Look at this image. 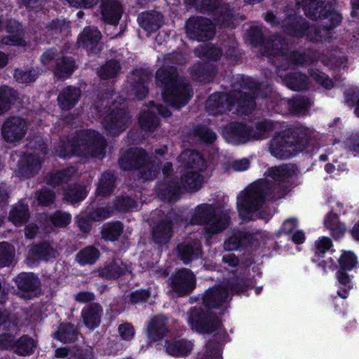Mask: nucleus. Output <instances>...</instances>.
I'll return each instance as SVG.
<instances>
[{
	"label": "nucleus",
	"mask_w": 359,
	"mask_h": 359,
	"mask_svg": "<svg viewBox=\"0 0 359 359\" xmlns=\"http://www.w3.org/2000/svg\"><path fill=\"white\" fill-rule=\"evenodd\" d=\"M311 130L299 123L286 124L271 140V156L285 160L297 156L309 146Z\"/></svg>",
	"instance_id": "f257e3e1"
},
{
	"label": "nucleus",
	"mask_w": 359,
	"mask_h": 359,
	"mask_svg": "<svg viewBox=\"0 0 359 359\" xmlns=\"http://www.w3.org/2000/svg\"><path fill=\"white\" fill-rule=\"evenodd\" d=\"M106 146V140L99 132L85 130L77 132L71 139L60 137L55 151L64 159L83 156L97 158L104 155Z\"/></svg>",
	"instance_id": "f03ea898"
},
{
	"label": "nucleus",
	"mask_w": 359,
	"mask_h": 359,
	"mask_svg": "<svg viewBox=\"0 0 359 359\" xmlns=\"http://www.w3.org/2000/svg\"><path fill=\"white\" fill-rule=\"evenodd\" d=\"M269 196V179L260 178L241 191L236 198V208L242 221L249 222L263 217V208Z\"/></svg>",
	"instance_id": "7ed1b4c3"
},
{
	"label": "nucleus",
	"mask_w": 359,
	"mask_h": 359,
	"mask_svg": "<svg viewBox=\"0 0 359 359\" xmlns=\"http://www.w3.org/2000/svg\"><path fill=\"white\" fill-rule=\"evenodd\" d=\"M156 84L161 88L163 101L175 109L184 107L190 100L189 86L179 79L175 66L163 65L155 74Z\"/></svg>",
	"instance_id": "20e7f679"
},
{
	"label": "nucleus",
	"mask_w": 359,
	"mask_h": 359,
	"mask_svg": "<svg viewBox=\"0 0 359 359\" xmlns=\"http://www.w3.org/2000/svg\"><path fill=\"white\" fill-rule=\"evenodd\" d=\"M178 158L185 168L180 178L183 189L189 192L198 191L204 180L201 173L207 168L205 158L196 150L187 149L180 154Z\"/></svg>",
	"instance_id": "39448f33"
},
{
	"label": "nucleus",
	"mask_w": 359,
	"mask_h": 359,
	"mask_svg": "<svg viewBox=\"0 0 359 359\" xmlns=\"http://www.w3.org/2000/svg\"><path fill=\"white\" fill-rule=\"evenodd\" d=\"M118 164L123 171H136L138 178L144 181L153 180L156 177L151 157L142 147L128 148L121 154Z\"/></svg>",
	"instance_id": "423d86ee"
},
{
	"label": "nucleus",
	"mask_w": 359,
	"mask_h": 359,
	"mask_svg": "<svg viewBox=\"0 0 359 359\" xmlns=\"http://www.w3.org/2000/svg\"><path fill=\"white\" fill-rule=\"evenodd\" d=\"M297 5L302 6L305 15L312 20H319L322 29L329 32L338 27L342 20L341 14L327 2L326 0H295Z\"/></svg>",
	"instance_id": "0eeeda50"
},
{
	"label": "nucleus",
	"mask_w": 359,
	"mask_h": 359,
	"mask_svg": "<svg viewBox=\"0 0 359 359\" xmlns=\"http://www.w3.org/2000/svg\"><path fill=\"white\" fill-rule=\"evenodd\" d=\"M281 29L285 35L293 38L306 37L311 41H320L322 39L318 27L311 25L305 18L296 13L287 15L282 20Z\"/></svg>",
	"instance_id": "6e6552de"
},
{
	"label": "nucleus",
	"mask_w": 359,
	"mask_h": 359,
	"mask_svg": "<svg viewBox=\"0 0 359 359\" xmlns=\"http://www.w3.org/2000/svg\"><path fill=\"white\" fill-rule=\"evenodd\" d=\"M185 32L189 39L206 42L212 40L215 36L216 27L208 18L191 16L186 21Z\"/></svg>",
	"instance_id": "1a4fd4ad"
},
{
	"label": "nucleus",
	"mask_w": 359,
	"mask_h": 359,
	"mask_svg": "<svg viewBox=\"0 0 359 359\" xmlns=\"http://www.w3.org/2000/svg\"><path fill=\"white\" fill-rule=\"evenodd\" d=\"M188 315L189 323L192 329L199 332L210 334L217 330L221 325L216 315L201 307L191 309Z\"/></svg>",
	"instance_id": "9d476101"
},
{
	"label": "nucleus",
	"mask_w": 359,
	"mask_h": 359,
	"mask_svg": "<svg viewBox=\"0 0 359 359\" xmlns=\"http://www.w3.org/2000/svg\"><path fill=\"white\" fill-rule=\"evenodd\" d=\"M102 36L96 27L88 26L83 28L77 38L79 48L84 49L90 57H100L103 50L100 43Z\"/></svg>",
	"instance_id": "9b49d317"
},
{
	"label": "nucleus",
	"mask_w": 359,
	"mask_h": 359,
	"mask_svg": "<svg viewBox=\"0 0 359 359\" xmlns=\"http://www.w3.org/2000/svg\"><path fill=\"white\" fill-rule=\"evenodd\" d=\"M223 135L228 142L235 145L245 144L257 137L253 127L239 121L229 123L223 129Z\"/></svg>",
	"instance_id": "f8f14e48"
},
{
	"label": "nucleus",
	"mask_w": 359,
	"mask_h": 359,
	"mask_svg": "<svg viewBox=\"0 0 359 359\" xmlns=\"http://www.w3.org/2000/svg\"><path fill=\"white\" fill-rule=\"evenodd\" d=\"M130 119V116L126 109L116 108L104 118V128L108 134L117 136L126 129Z\"/></svg>",
	"instance_id": "ddd939ff"
},
{
	"label": "nucleus",
	"mask_w": 359,
	"mask_h": 359,
	"mask_svg": "<svg viewBox=\"0 0 359 359\" xmlns=\"http://www.w3.org/2000/svg\"><path fill=\"white\" fill-rule=\"evenodd\" d=\"M27 133V123L20 116H11L5 119L1 127L2 138L8 143L20 141Z\"/></svg>",
	"instance_id": "4468645a"
},
{
	"label": "nucleus",
	"mask_w": 359,
	"mask_h": 359,
	"mask_svg": "<svg viewBox=\"0 0 359 359\" xmlns=\"http://www.w3.org/2000/svg\"><path fill=\"white\" fill-rule=\"evenodd\" d=\"M170 279L172 289L179 295L188 294L196 287V276L187 268L177 271Z\"/></svg>",
	"instance_id": "2eb2a0df"
},
{
	"label": "nucleus",
	"mask_w": 359,
	"mask_h": 359,
	"mask_svg": "<svg viewBox=\"0 0 359 359\" xmlns=\"http://www.w3.org/2000/svg\"><path fill=\"white\" fill-rule=\"evenodd\" d=\"M42 159L37 154L25 153L18 163V172L20 177L30 179L36 176L41 169Z\"/></svg>",
	"instance_id": "dca6fc26"
},
{
	"label": "nucleus",
	"mask_w": 359,
	"mask_h": 359,
	"mask_svg": "<svg viewBox=\"0 0 359 359\" xmlns=\"http://www.w3.org/2000/svg\"><path fill=\"white\" fill-rule=\"evenodd\" d=\"M176 252L178 258L184 264H189L192 260L201 257V243L197 238L186 240L177 245Z\"/></svg>",
	"instance_id": "f3484780"
},
{
	"label": "nucleus",
	"mask_w": 359,
	"mask_h": 359,
	"mask_svg": "<svg viewBox=\"0 0 359 359\" xmlns=\"http://www.w3.org/2000/svg\"><path fill=\"white\" fill-rule=\"evenodd\" d=\"M231 293L224 287L215 286L209 288L203 297V304L208 308H220L228 303Z\"/></svg>",
	"instance_id": "a211bd4d"
},
{
	"label": "nucleus",
	"mask_w": 359,
	"mask_h": 359,
	"mask_svg": "<svg viewBox=\"0 0 359 359\" xmlns=\"http://www.w3.org/2000/svg\"><path fill=\"white\" fill-rule=\"evenodd\" d=\"M189 73L194 81L207 83L213 81L217 69L212 62H197L190 67Z\"/></svg>",
	"instance_id": "6ab92c4d"
},
{
	"label": "nucleus",
	"mask_w": 359,
	"mask_h": 359,
	"mask_svg": "<svg viewBox=\"0 0 359 359\" xmlns=\"http://www.w3.org/2000/svg\"><path fill=\"white\" fill-rule=\"evenodd\" d=\"M5 30L9 34L3 38V43L14 46H25V31L22 25L15 19H9L5 25Z\"/></svg>",
	"instance_id": "aec40b11"
},
{
	"label": "nucleus",
	"mask_w": 359,
	"mask_h": 359,
	"mask_svg": "<svg viewBox=\"0 0 359 359\" xmlns=\"http://www.w3.org/2000/svg\"><path fill=\"white\" fill-rule=\"evenodd\" d=\"M100 13L105 23L117 25L122 16L123 7L118 0H102Z\"/></svg>",
	"instance_id": "412c9836"
},
{
	"label": "nucleus",
	"mask_w": 359,
	"mask_h": 359,
	"mask_svg": "<svg viewBox=\"0 0 359 359\" xmlns=\"http://www.w3.org/2000/svg\"><path fill=\"white\" fill-rule=\"evenodd\" d=\"M81 95L78 87L68 86L59 93L57 101L59 108L62 111H70L79 102Z\"/></svg>",
	"instance_id": "4be33fe9"
},
{
	"label": "nucleus",
	"mask_w": 359,
	"mask_h": 359,
	"mask_svg": "<svg viewBox=\"0 0 359 359\" xmlns=\"http://www.w3.org/2000/svg\"><path fill=\"white\" fill-rule=\"evenodd\" d=\"M245 41L252 47H264V50L262 55L264 57H269V39L264 36L261 26H250L246 30Z\"/></svg>",
	"instance_id": "5701e85b"
},
{
	"label": "nucleus",
	"mask_w": 359,
	"mask_h": 359,
	"mask_svg": "<svg viewBox=\"0 0 359 359\" xmlns=\"http://www.w3.org/2000/svg\"><path fill=\"white\" fill-rule=\"evenodd\" d=\"M128 271L126 264L118 258H116L106 262L102 267H99L95 273H98V276L106 279H116L123 276Z\"/></svg>",
	"instance_id": "b1692460"
},
{
	"label": "nucleus",
	"mask_w": 359,
	"mask_h": 359,
	"mask_svg": "<svg viewBox=\"0 0 359 359\" xmlns=\"http://www.w3.org/2000/svg\"><path fill=\"white\" fill-rule=\"evenodd\" d=\"M213 205L202 203L197 205L190 221L185 224H211L216 216Z\"/></svg>",
	"instance_id": "393cba45"
},
{
	"label": "nucleus",
	"mask_w": 359,
	"mask_h": 359,
	"mask_svg": "<svg viewBox=\"0 0 359 359\" xmlns=\"http://www.w3.org/2000/svg\"><path fill=\"white\" fill-rule=\"evenodd\" d=\"M140 26L148 33L158 30L163 24V15L158 11H151L140 13L137 17Z\"/></svg>",
	"instance_id": "a878e982"
},
{
	"label": "nucleus",
	"mask_w": 359,
	"mask_h": 359,
	"mask_svg": "<svg viewBox=\"0 0 359 359\" xmlns=\"http://www.w3.org/2000/svg\"><path fill=\"white\" fill-rule=\"evenodd\" d=\"M117 179L113 171L105 170L102 172L97 184L96 195L100 197L111 196L116 188Z\"/></svg>",
	"instance_id": "bb28decb"
},
{
	"label": "nucleus",
	"mask_w": 359,
	"mask_h": 359,
	"mask_svg": "<svg viewBox=\"0 0 359 359\" xmlns=\"http://www.w3.org/2000/svg\"><path fill=\"white\" fill-rule=\"evenodd\" d=\"M57 255V250L48 241L41 242L29 250L27 259L31 262L48 261Z\"/></svg>",
	"instance_id": "cd10ccee"
},
{
	"label": "nucleus",
	"mask_w": 359,
	"mask_h": 359,
	"mask_svg": "<svg viewBox=\"0 0 359 359\" xmlns=\"http://www.w3.org/2000/svg\"><path fill=\"white\" fill-rule=\"evenodd\" d=\"M103 309L99 303H90L81 312L83 321L89 329L97 327L101 322Z\"/></svg>",
	"instance_id": "c85d7f7f"
},
{
	"label": "nucleus",
	"mask_w": 359,
	"mask_h": 359,
	"mask_svg": "<svg viewBox=\"0 0 359 359\" xmlns=\"http://www.w3.org/2000/svg\"><path fill=\"white\" fill-rule=\"evenodd\" d=\"M75 59L72 56L62 55L55 60L54 74L58 78H69L77 69Z\"/></svg>",
	"instance_id": "c756f323"
},
{
	"label": "nucleus",
	"mask_w": 359,
	"mask_h": 359,
	"mask_svg": "<svg viewBox=\"0 0 359 359\" xmlns=\"http://www.w3.org/2000/svg\"><path fill=\"white\" fill-rule=\"evenodd\" d=\"M167 323V318L162 315L154 317L147 326L148 337L154 341L161 340L168 332Z\"/></svg>",
	"instance_id": "7c9ffc66"
},
{
	"label": "nucleus",
	"mask_w": 359,
	"mask_h": 359,
	"mask_svg": "<svg viewBox=\"0 0 359 359\" xmlns=\"http://www.w3.org/2000/svg\"><path fill=\"white\" fill-rule=\"evenodd\" d=\"M76 172V169L73 166L51 172L46 176V182L52 187H57L63 184H67Z\"/></svg>",
	"instance_id": "2f4dec72"
},
{
	"label": "nucleus",
	"mask_w": 359,
	"mask_h": 359,
	"mask_svg": "<svg viewBox=\"0 0 359 359\" xmlns=\"http://www.w3.org/2000/svg\"><path fill=\"white\" fill-rule=\"evenodd\" d=\"M283 81L288 88L294 91L306 90L309 87V77L306 74L298 71L287 73Z\"/></svg>",
	"instance_id": "473e14b6"
},
{
	"label": "nucleus",
	"mask_w": 359,
	"mask_h": 359,
	"mask_svg": "<svg viewBox=\"0 0 359 359\" xmlns=\"http://www.w3.org/2000/svg\"><path fill=\"white\" fill-rule=\"evenodd\" d=\"M253 236L251 233L236 231L233 233L224 243L226 251H233L239 248L246 247L252 244Z\"/></svg>",
	"instance_id": "72a5a7b5"
},
{
	"label": "nucleus",
	"mask_w": 359,
	"mask_h": 359,
	"mask_svg": "<svg viewBox=\"0 0 359 359\" xmlns=\"http://www.w3.org/2000/svg\"><path fill=\"white\" fill-rule=\"evenodd\" d=\"M154 219V224H180L184 222L183 215L178 211L173 209L165 212L163 210H159L156 211L151 215Z\"/></svg>",
	"instance_id": "f704fd0d"
},
{
	"label": "nucleus",
	"mask_w": 359,
	"mask_h": 359,
	"mask_svg": "<svg viewBox=\"0 0 359 359\" xmlns=\"http://www.w3.org/2000/svg\"><path fill=\"white\" fill-rule=\"evenodd\" d=\"M281 104H286L287 111L292 115L304 114L311 106L310 100L305 96L292 97L287 100H280Z\"/></svg>",
	"instance_id": "c9c22d12"
},
{
	"label": "nucleus",
	"mask_w": 359,
	"mask_h": 359,
	"mask_svg": "<svg viewBox=\"0 0 359 359\" xmlns=\"http://www.w3.org/2000/svg\"><path fill=\"white\" fill-rule=\"evenodd\" d=\"M13 280L18 288L25 292H34L40 285L39 278L32 273H20Z\"/></svg>",
	"instance_id": "e433bc0d"
},
{
	"label": "nucleus",
	"mask_w": 359,
	"mask_h": 359,
	"mask_svg": "<svg viewBox=\"0 0 359 359\" xmlns=\"http://www.w3.org/2000/svg\"><path fill=\"white\" fill-rule=\"evenodd\" d=\"M226 338L225 332L217 334L205 346L204 353L200 359H221V346L219 341H226Z\"/></svg>",
	"instance_id": "4c0bfd02"
},
{
	"label": "nucleus",
	"mask_w": 359,
	"mask_h": 359,
	"mask_svg": "<svg viewBox=\"0 0 359 359\" xmlns=\"http://www.w3.org/2000/svg\"><path fill=\"white\" fill-rule=\"evenodd\" d=\"M238 111L243 115H249L256 108V93L238 91Z\"/></svg>",
	"instance_id": "58836bf2"
},
{
	"label": "nucleus",
	"mask_w": 359,
	"mask_h": 359,
	"mask_svg": "<svg viewBox=\"0 0 359 359\" xmlns=\"http://www.w3.org/2000/svg\"><path fill=\"white\" fill-rule=\"evenodd\" d=\"M29 217V205L19 202L12 206L8 219L13 224H26Z\"/></svg>",
	"instance_id": "ea45409f"
},
{
	"label": "nucleus",
	"mask_w": 359,
	"mask_h": 359,
	"mask_svg": "<svg viewBox=\"0 0 359 359\" xmlns=\"http://www.w3.org/2000/svg\"><path fill=\"white\" fill-rule=\"evenodd\" d=\"M19 98L16 90L8 86H0V116L8 111Z\"/></svg>",
	"instance_id": "a19ab883"
},
{
	"label": "nucleus",
	"mask_w": 359,
	"mask_h": 359,
	"mask_svg": "<svg viewBox=\"0 0 359 359\" xmlns=\"http://www.w3.org/2000/svg\"><path fill=\"white\" fill-rule=\"evenodd\" d=\"M166 352L172 356H184L189 354L193 345L186 339H173L165 341Z\"/></svg>",
	"instance_id": "79ce46f5"
},
{
	"label": "nucleus",
	"mask_w": 359,
	"mask_h": 359,
	"mask_svg": "<svg viewBox=\"0 0 359 359\" xmlns=\"http://www.w3.org/2000/svg\"><path fill=\"white\" fill-rule=\"evenodd\" d=\"M88 195L87 187L84 184H73L69 185L64 192V198L71 203H77L83 201Z\"/></svg>",
	"instance_id": "37998d69"
},
{
	"label": "nucleus",
	"mask_w": 359,
	"mask_h": 359,
	"mask_svg": "<svg viewBox=\"0 0 359 359\" xmlns=\"http://www.w3.org/2000/svg\"><path fill=\"white\" fill-rule=\"evenodd\" d=\"M215 20L220 27L229 28L233 24L235 20L233 10L229 4H224L219 7L213 13Z\"/></svg>",
	"instance_id": "c03bdc74"
},
{
	"label": "nucleus",
	"mask_w": 359,
	"mask_h": 359,
	"mask_svg": "<svg viewBox=\"0 0 359 359\" xmlns=\"http://www.w3.org/2000/svg\"><path fill=\"white\" fill-rule=\"evenodd\" d=\"M205 109L208 114L212 116L221 115L226 111V106L222 99L220 92L214 93L208 97L205 102Z\"/></svg>",
	"instance_id": "a18cd8bd"
},
{
	"label": "nucleus",
	"mask_w": 359,
	"mask_h": 359,
	"mask_svg": "<svg viewBox=\"0 0 359 359\" xmlns=\"http://www.w3.org/2000/svg\"><path fill=\"white\" fill-rule=\"evenodd\" d=\"M78 336L76 327L70 323H64L60 325L54 337L63 343L74 342Z\"/></svg>",
	"instance_id": "49530a36"
},
{
	"label": "nucleus",
	"mask_w": 359,
	"mask_h": 359,
	"mask_svg": "<svg viewBox=\"0 0 359 359\" xmlns=\"http://www.w3.org/2000/svg\"><path fill=\"white\" fill-rule=\"evenodd\" d=\"M297 168L294 164H282L278 166L271 167V179L277 182H285L292 177Z\"/></svg>",
	"instance_id": "de8ad7c7"
},
{
	"label": "nucleus",
	"mask_w": 359,
	"mask_h": 359,
	"mask_svg": "<svg viewBox=\"0 0 359 359\" xmlns=\"http://www.w3.org/2000/svg\"><path fill=\"white\" fill-rule=\"evenodd\" d=\"M36 347V341L28 335H23L15 341L13 352L20 355L32 354Z\"/></svg>",
	"instance_id": "09e8293b"
},
{
	"label": "nucleus",
	"mask_w": 359,
	"mask_h": 359,
	"mask_svg": "<svg viewBox=\"0 0 359 359\" xmlns=\"http://www.w3.org/2000/svg\"><path fill=\"white\" fill-rule=\"evenodd\" d=\"M138 123L142 130L154 132L159 126V119L156 112L146 111L140 114Z\"/></svg>",
	"instance_id": "8fccbe9b"
},
{
	"label": "nucleus",
	"mask_w": 359,
	"mask_h": 359,
	"mask_svg": "<svg viewBox=\"0 0 359 359\" xmlns=\"http://www.w3.org/2000/svg\"><path fill=\"white\" fill-rule=\"evenodd\" d=\"M121 69L120 62L115 59H110L101 66L98 71V75L103 80L113 79L118 75Z\"/></svg>",
	"instance_id": "3c124183"
},
{
	"label": "nucleus",
	"mask_w": 359,
	"mask_h": 359,
	"mask_svg": "<svg viewBox=\"0 0 359 359\" xmlns=\"http://www.w3.org/2000/svg\"><path fill=\"white\" fill-rule=\"evenodd\" d=\"M100 251L93 246H88L80 250L76 256V260L81 265L93 264L100 257Z\"/></svg>",
	"instance_id": "603ef678"
},
{
	"label": "nucleus",
	"mask_w": 359,
	"mask_h": 359,
	"mask_svg": "<svg viewBox=\"0 0 359 359\" xmlns=\"http://www.w3.org/2000/svg\"><path fill=\"white\" fill-rule=\"evenodd\" d=\"M172 233V226H154L152 238L156 244L162 245L169 242Z\"/></svg>",
	"instance_id": "864d4df0"
},
{
	"label": "nucleus",
	"mask_w": 359,
	"mask_h": 359,
	"mask_svg": "<svg viewBox=\"0 0 359 359\" xmlns=\"http://www.w3.org/2000/svg\"><path fill=\"white\" fill-rule=\"evenodd\" d=\"M188 5L194 6L202 13L213 14L218 8V0H186Z\"/></svg>",
	"instance_id": "5fc2aeb1"
},
{
	"label": "nucleus",
	"mask_w": 359,
	"mask_h": 359,
	"mask_svg": "<svg viewBox=\"0 0 359 359\" xmlns=\"http://www.w3.org/2000/svg\"><path fill=\"white\" fill-rule=\"evenodd\" d=\"M193 134L197 137L201 142L205 144H211L217 139L216 133L210 128L204 125H198L193 130Z\"/></svg>",
	"instance_id": "6e6d98bb"
},
{
	"label": "nucleus",
	"mask_w": 359,
	"mask_h": 359,
	"mask_svg": "<svg viewBox=\"0 0 359 359\" xmlns=\"http://www.w3.org/2000/svg\"><path fill=\"white\" fill-rule=\"evenodd\" d=\"M341 214H345L344 204L337 202L335 207L332 208L331 210L325 215L323 224H344L340 220Z\"/></svg>",
	"instance_id": "4d7b16f0"
},
{
	"label": "nucleus",
	"mask_w": 359,
	"mask_h": 359,
	"mask_svg": "<svg viewBox=\"0 0 359 359\" xmlns=\"http://www.w3.org/2000/svg\"><path fill=\"white\" fill-rule=\"evenodd\" d=\"M14 248L8 243H0V267L8 266L13 261Z\"/></svg>",
	"instance_id": "13d9d810"
},
{
	"label": "nucleus",
	"mask_w": 359,
	"mask_h": 359,
	"mask_svg": "<svg viewBox=\"0 0 359 359\" xmlns=\"http://www.w3.org/2000/svg\"><path fill=\"white\" fill-rule=\"evenodd\" d=\"M14 79L19 83L29 84L34 82L38 76V73L33 69L29 70H23L22 69H15Z\"/></svg>",
	"instance_id": "bf43d9fd"
},
{
	"label": "nucleus",
	"mask_w": 359,
	"mask_h": 359,
	"mask_svg": "<svg viewBox=\"0 0 359 359\" xmlns=\"http://www.w3.org/2000/svg\"><path fill=\"white\" fill-rule=\"evenodd\" d=\"M222 50L223 55L231 62H237L241 57L238 43L236 41H231L224 44Z\"/></svg>",
	"instance_id": "052dcab7"
},
{
	"label": "nucleus",
	"mask_w": 359,
	"mask_h": 359,
	"mask_svg": "<svg viewBox=\"0 0 359 359\" xmlns=\"http://www.w3.org/2000/svg\"><path fill=\"white\" fill-rule=\"evenodd\" d=\"M136 205L129 196H117L113 203V208L119 212H128Z\"/></svg>",
	"instance_id": "680f3d73"
},
{
	"label": "nucleus",
	"mask_w": 359,
	"mask_h": 359,
	"mask_svg": "<svg viewBox=\"0 0 359 359\" xmlns=\"http://www.w3.org/2000/svg\"><path fill=\"white\" fill-rule=\"evenodd\" d=\"M36 198L39 205L48 206L54 203L55 200V194L53 190L47 188H43L37 191Z\"/></svg>",
	"instance_id": "e2e57ef3"
},
{
	"label": "nucleus",
	"mask_w": 359,
	"mask_h": 359,
	"mask_svg": "<svg viewBox=\"0 0 359 359\" xmlns=\"http://www.w3.org/2000/svg\"><path fill=\"white\" fill-rule=\"evenodd\" d=\"M112 210L108 206L97 208L88 212L87 219L90 222H100L109 218Z\"/></svg>",
	"instance_id": "0e129e2a"
},
{
	"label": "nucleus",
	"mask_w": 359,
	"mask_h": 359,
	"mask_svg": "<svg viewBox=\"0 0 359 359\" xmlns=\"http://www.w3.org/2000/svg\"><path fill=\"white\" fill-rule=\"evenodd\" d=\"M281 55L289 63L295 65H302L305 63V54L298 50L280 51Z\"/></svg>",
	"instance_id": "69168bd1"
},
{
	"label": "nucleus",
	"mask_w": 359,
	"mask_h": 359,
	"mask_svg": "<svg viewBox=\"0 0 359 359\" xmlns=\"http://www.w3.org/2000/svg\"><path fill=\"white\" fill-rule=\"evenodd\" d=\"M180 189V187L177 183H169L161 189L159 194L162 198L171 201L178 197Z\"/></svg>",
	"instance_id": "338daca9"
},
{
	"label": "nucleus",
	"mask_w": 359,
	"mask_h": 359,
	"mask_svg": "<svg viewBox=\"0 0 359 359\" xmlns=\"http://www.w3.org/2000/svg\"><path fill=\"white\" fill-rule=\"evenodd\" d=\"M357 262V257L351 252H344L339 259L340 268L345 270H351Z\"/></svg>",
	"instance_id": "774afa93"
}]
</instances>
